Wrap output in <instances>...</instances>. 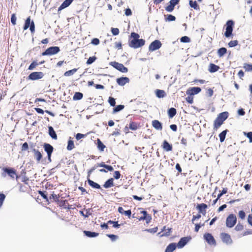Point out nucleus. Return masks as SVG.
I'll return each mask as SVG.
<instances>
[{"instance_id": "obj_1", "label": "nucleus", "mask_w": 252, "mask_h": 252, "mask_svg": "<svg viewBox=\"0 0 252 252\" xmlns=\"http://www.w3.org/2000/svg\"><path fill=\"white\" fill-rule=\"evenodd\" d=\"M139 37L138 33L132 32L130 34L129 46L135 49L143 46L145 44V40L143 39H139Z\"/></svg>"}, {"instance_id": "obj_2", "label": "nucleus", "mask_w": 252, "mask_h": 252, "mask_svg": "<svg viewBox=\"0 0 252 252\" xmlns=\"http://www.w3.org/2000/svg\"><path fill=\"white\" fill-rule=\"evenodd\" d=\"M60 51V48L58 47H51L42 53V56H51L57 54Z\"/></svg>"}, {"instance_id": "obj_3", "label": "nucleus", "mask_w": 252, "mask_h": 252, "mask_svg": "<svg viewBox=\"0 0 252 252\" xmlns=\"http://www.w3.org/2000/svg\"><path fill=\"white\" fill-rule=\"evenodd\" d=\"M234 25V22L232 20H229L227 22L226 26V31L224 35L226 37H229L233 31V26Z\"/></svg>"}, {"instance_id": "obj_4", "label": "nucleus", "mask_w": 252, "mask_h": 252, "mask_svg": "<svg viewBox=\"0 0 252 252\" xmlns=\"http://www.w3.org/2000/svg\"><path fill=\"white\" fill-rule=\"evenodd\" d=\"M236 222V217L233 214L230 215L226 220V226L228 227H232Z\"/></svg>"}, {"instance_id": "obj_5", "label": "nucleus", "mask_w": 252, "mask_h": 252, "mask_svg": "<svg viewBox=\"0 0 252 252\" xmlns=\"http://www.w3.org/2000/svg\"><path fill=\"white\" fill-rule=\"evenodd\" d=\"M110 64L113 66L114 68L118 69V70L122 72H127V68L124 66V65L117 62H113L110 63Z\"/></svg>"}, {"instance_id": "obj_6", "label": "nucleus", "mask_w": 252, "mask_h": 252, "mask_svg": "<svg viewBox=\"0 0 252 252\" xmlns=\"http://www.w3.org/2000/svg\"><path fill=\"white\" fill-rule=\"evenodd\" d=\"M161 46L160 41L158 40H156L152 42L149 46V49L151 51H154L158 49Z\"/></svg>"}, {"instance_id": "obj_7", "label": "nucleus", "mask_w": 252, "mask_h": 252, "mask_svg": "<svg viewBox=\"0 0 252 252\" xmlns=\"http://www.w3.org/2000/svg\"><path fill=\"white\" fill-rule=\"evenodd\" d=\"M43 74L41 72H34L30 74L29 78L32 80H37L43 77Z\"/></svg>"}, {"instance_id": "obj_8", "label": "nucleus", "mask_w": 252, "mask_h": 252, "mask_svg": "<svg viewBox=\"0 0 252 252\" xmlns=\"http://www.w3.org/2000/svg\"><path fill=\"white\" fill-rule=\"evenodd\" d=\"M221 239L223 243L228 245L230 244L232 242V240L230 236L227 233H222L220 235Z\"/></svg>"}, {"instance_id": "obj_9", "label": "nucleus", "mask_w": 252, "mask_h": 252, "mask_svg": "<svg viewBox=\"0 0 252 252\" xmlns=\"http://www.w3.org/2000/svg\"><path fill=\"white\" fill-rule=\"evenodd\" d=\"M201 90V89L199 87H192L189 89L186 93L189 95H193L200 93Z\"/></svg>"}, {"instance_id": "obj_10", "label": "nucleus", "mask_w": 252, "mask_h": 252, "mask_svg": "<svg viewBox=\"0 0 252 252\" xmlns=\"http://www.w3.org/2000/svg\"><path fill=\"white\" fill-rule=\"evenodd\" d=\"M204 237L207 243L210 245H215V240L211 234L206 233L204 235Z\"/></svg>"}, {"instance_id": "obj_11", "label": "nucleus", "mask_w": 252, "mask_h": 252, "mask_svg": "<svg viewBox=\"0 0 252 252\" xmlns=\"http://www.w3.org/2000/svg\"><path fill=\"white\" fill-rule=\"evenodd\" d=\"M129 81V78L126 77H121L117 79V83L120 86H124Z\"/></svg>"}, {"instance_id": "obj_12", "label": "nucleus", "mask_w": 252, "mask_h": 252, "mask_svg": "<svg viewBox=\"0 0 252 252\" xmlns=\"http://www.w3.org/2000/svg\"><path fill=\"white\" fill-rule=\"evenodd\" d=\"M189 240V239L188 237H184L181 238L177 244V247L179 248H183L186 245Z\"/></svg>"}, {"instance_id": "obj_13", "label": "nucleus", "mask_w": 252, "mask_h": 252, "mask_svg": "<svg viewBox=\"0 0 252 252\" xmlns=\"http://www.w3.org/2000/svg\"><path fill=\"white\" fill-rule=\"evenodd\" d=\"M3 170L12 179H14L15 177L16 176L15 171L12 168H5L3 169Z\"/></svg>"}, {"instance_id": "obj_14", "label": "nucleus", "mask_w": 252, "mask_h": 252, "mask_svg": "<svg viewBox=\"0 0 252 252\" xmlns=\"http://www.w3.org/2000/svg\"><path fill=\"white\" fill-rule=\"evenodd\" d=\"M73 1V0H65L63 3L61 4V5L59 7L58 10L60 11L62 9L68 7Z\"/></svg>"}, {"instance_id": "obj_15", "label": "nucleus", "mask_w": 252, "mask_h": 252, "mask_svg": "<svg viewBox=\"0 0 252 252\" xmlns=\"http://www.w3.org/2000/svg\"><path fill=\"white\" fill-rule=\"evenodd\" d=\"M153 126L157 130H161L162 125L158 120H154L152 121Z\"/></svg>"}, {"instance_id": "obj_16", "label": "nucleus", "mask_w": 252, "mask_h": 252, "mask_svg": "<svg viewBox=\"0 0 252 252\" xmlns=\"http://www.w3.org/2000/svg\"><path fill=\"white\" fill-rule=\"evenodd\" d=\"M44 150L47 152V155L52 154L53 150V147L49 144L45 143L44 145Z\"/></svg>"}, {"instance_id": "obj_17", "label": "nucleus", "mask_w": 252, "mask_h": 252, "mask_svg": "<svg viewBox=\"0 0 252 252\" xmlns=\"http://www.w3.org/2000/svg\"><path fill=\"white\" fill-rule=\"evenodd\" d=\"M207 205L204 203L199 204L197 206V208L199 210V213L203 214H205V209L207 208Z\"/></svg>"}, {"instance_id": "obj_18", "label": "nucleus", "mask_w": 252, "mask_h": 252, "mask_svg": "<svg viewBox=\"0 0 252 252\" xmlns=\"http://www.w3.org/2000/svg\"><path fill=\"white\" fill-rule=\"evenodd\" d=\"M163 148L166 151L169 152L172 150V146L166 141H164L163 143Z\"/></svg>"}, {"instance_id": "obj_19", "label": "nucleus", "mask_w": 252, "mask_h": 252, "mask_svg": "<svg viewBox=\"0 0 252 252\" xmlns=\"http://www.w3.org/2000/svg\"><path fill=\"white\" fill-rule=\"evenodd\" d=\"M118 212L122 214H125L126 216H128L129 218L130 217L131 214V212L130 210L125 211L121 207H119L118 208Z\"/></svg>"}, {"instance_id": "obj_20", "label": "nucleus", "mask_w": 252, "mask_h": 252, "mask_svg": "<svg viewBox=\"0 0 252 252\" xmlns=\"http://www.w3.org/2000/svg\"><path fill=\"white\" fill-rule=\"evenodd\" d=\"M228 116V113L227 112H224L220 113L218 116V118H219L220 120H221L222 122L225 121Z\"/></svg>"}, {"instance_id": "obj_21", "label": "nucleus", "mask_w": 252, "mask_h": 252, "mask_svg": "<svg viewBox=\"0 0 252 252\" xmlns=\"http://www.w3.org/2000/svg\"><path fill=\"white\" fill-rule=\"evenodd\" d=\"M49 134L50 136L54 139H57V134L54 131L53 128L52 126L49 127Z\"/></svg>"}, {"instance_id": "obj_22", "label": "nucleus", "mask_w": 252, "mask_h": 252, "mask_svg": "<svg viewBox=\"0 0 252 252\" xmlns=\"http://www.w3.org/2000/svg\"><path fill=\"white\" fill-rule=\"evenodd\" d=\"M176 245L175 243H171L167 246L165 252H173L175 250Z\"/></svg>"}, {"instance_id": "obj_23", "label": "nucleus", "mask_w": 252, "mask_h": 252, "mask_svg": "<svg viewBox=\"0 0 252 252\" xmlns=\"http://www.w3.org/2000/svg\"><path fill=\"white\" fill-rule=\"evenodd\" d=\"M113 179L111 178L108 180L103 185L105 188H109L113 186Z\"/></svg>"}, {"instance_id": "obj_24", "label": "nucleus", "mask_w": 252, "mask_h": 252, "mask_svg": "<svg viewBox=\"0 0 252 252\" xmlns=\"http://www.w3.org/2000/svg\"><path fill=\"white\" fill-rule=\"evenodd\" d=\"M219 69V67L214 64H210L209 66V70L211 72H215L217 71Z\"/></svg>"}, {"instance_id": "obj_25", "label": "nucleus", "mask_w": 252, "mask_h": 252, "mask_svg": "<svg viewBox=\"0 0 252 252\" xmlns=\"http://www.w3.org/2000/svg\"><path fill=\"white\" fill-rule=\"evenodd\" d=\"M88 184L89 185L91 186L92 187L95 188V189H100V186L99 185H98L97 183L89 179L88 180Z\"/></svg>"}, {"instance_id": "obj_26", "label": "nucleus", "mask_w": 252, "mask_h": 252, "mask_svg": "<svg viewBox=\"0 0 252 252\" xmlns=\"http://www.w3.org/2000/svg\"><path fill=\"white\" fill-rule=\"evenodd\" d=\"M223 122L221 120H220L219 118H217L214 121V128H218L222 124Z\"/></svg>"}, {"instance_id": "obj_27", "label": "nucleus", "mask_w": 252, "mask_h": 252, "mask_svg": "<svg viewBox=\"0 0 252 252\" xmlns=\"http://www.w3.org/2000/svg\"><path fill=\"white\" fill-rule=\"evenodd\" d=\"M84 233L89 237H94L98 236V234L95 232H91L89 231H84Z\"/></svg>"}, {"instance_id": "obj_28", "label": "nucleus", "mask_w": 252, "mask_h": 252, "mask_svg": "<svg viewBox=\"0 0 252 252\" xmlns=\"http://www.w3.org/2000/svg\"><path fill=\"white\" fill-rule=\"evenodd\" d=\"M168 116L170 118H173L176 114V110L174 108H171L168 111Z\"/></svg>"}, {"instance_id": "obj_29", "label": "nucleus", "mask_w": 252, "mask_h": 252, "mask_svg": "<svg viewBox=\"0 0 252 252\" xmlns=\"http://www.w3.org/2000/svg\"><path fill=\"white\" fill-rule=\"evenodd\" d=\"M227 50L225 48L222 47L220 48L218 51V54L220 57H222L225 54H226Z\"/></svg>"}, {"instance_id": "obj_30", "label": "nucleus", "mask_w": 252, "mask_h": 252, "mask_svg": "<svg viewBox=\"0 0 252 252\" xmlns=\"http://www.w3.org/2000/svg\"><path fill=\"white\" fill-rule=\"evenodd\" d=\"M33 152H34V156L36 158V160L38 161H39L42 157L41 154L39 151L36 150L35 149L33 150Z\"/></svg>"}, {"instance_id": "obj_31", "label": "nucleus", "mask_w": 252, "mask_h": 252, "mask_svg": "<svg viewBox=\"0 0 252 252\" xmlns=\"http://www.w3.org/2000/svg\"><path fill=\"white\" fill-rule=\"evenodd\" d=\"M165 94V92L163 90H157L156 91V95L159 98L163 97Z\"/></svg>"}, {"instance_id": "obj_32", "label": "nucleus", "mask_w": 252, "mask_h": 252, "mask_svg": "<svg viewBox=\"0 0 252 252\" xmlns=\"http://www.w3.org/2000/svg\"><path fill=\"white\" fill-rule=\"evenodd\" d=\"M77 69L74 68L72 70L67 71L64 73V75L65 76H70L71 75H72L74 73H75L77 71Z\"/></svg>"}, {"instance_id": "obj_33", "label": "nucleus", "mask_w": 252, "mask_h": 252, "mask_svg": "<svg viewBox=\"0 0 252 252\" xmlns=\"http://www.w3.org/2000/svg\"><path fill=\"white\" fill-rule=\"evenodd\" d=\"M31 22H31V18L29 17L26 20L25 26L24 27V30H27L30 27Z\"/></svg>"}, {"instance_id": "obj_34", "label": "nucleus", "mask_w": 252, "mask_h": 252, "mask_svg": "<svg viewBox=\"0 0 252 252\" xmlns=\"http://www.w3.org/2000/svg\"><path fill=\"white\" fill-rule=\"evenodd\" d=\"M74 148V142L72 140H69L68 141V145H67V149L68 150H72L73 148Z\"/></svg>"}, {"instance_id": "obj_35", "label": "nucleus", "mask_w": 252, "mask_h": 252, "mask_svg": "<svg viewBox=\"0 0 252 252\" xmlns=\"http://www.w3.org/2000/svg\"><path fill=\"white\" fill-rule=\"evenodd\" d=\"M226 132H227L226 130H224L220 134L219 137H220V141L221 142H222L224 141L225 138L226 134Z\"/></svg>"}, {"instance_id": "obj_36", "label": "nucleus", "mask_w": 252, "mask_h": 252, "mask_svg": "<svg viewBox=\"0 0 252 252\" xmlns=\"http://www.w3.org/2000/svg\"><path fill=\"white\" fill-rule=\"evenodd\" d=\"M83 97V94L81 93H75L73 96L74 100H80Z\"/></svg>"}, {"instance_id": "obj_37", "label": "nucleus", "mask_w": 252, "mask_h": 252, "mask_svg": "<svg viewBox=\"0 0 252 252\" xmlns=\"http://www.w3.org/2000/svg\"><path fill=\"white\" fill-rule=\"evenodd\" d=\"M97 147L101 151L104 150V148L105 147V145L101 142V141L98 139L97 140Z\"/></svg>"}, {"instance_id": "obj_38", "label": "nucleus", "mask_w": 252, "mask_h": 252, "mask_svg": "<svg viewBox=\"0 0 252 252\" xmlns=\"http://www.w3.org/2000/svg\"><path fill=\"white\" fill-rule=\"evenodd\" d=\"M124 108V106L123 105H119L115 107L113 109V113L118 112L122 110H123Z\"/></svg>"}, {"instance_id": "obj_39", "label": "nucleus", "mask_w": 252, "mask_h": 252, "mask_svg": "<svg viewBox=\"0 0 252 252\" xmlns=\"http://www.w3.org/2000/svg\"><path fill=\"white\" fill-rule=\"evenodd\" d=\"M175 6V5L170 3L168 6L166 7L165 10L168 12H171L174 10Z\"/></svg>"}, {"instance_id": "obj_40", "label": "nucleus", "mask_w": 252, "mask_h": 252, "mask_svg": "<svg viewBox=\"0 0 252 252\" xmlns=\"http://www.w3.org/2000/svg\"><path fill=\"white\" fill-rule=\"evenodd\" d=\"M108 224H112L113 226L115 228H119L120 226V224H118V221H113L112 220H109L107 222Z\"/></svg>"}, {"instance_id": "obj_41", "label": "nucleus", "mask_w": 252, "mask_h": 252, "mask_svg": "<svg viewBox=\"0 0 252 252\" xmlns=\"http://www.w3.org/2000/svg\"><path fill=\"white\" fill-rule=\"evenodd\" d=\"M189 5L191 7H193L195 9L198 8V5L195 1H193L192 0H190Z\"/></svg>"}, {"instance_id": "obj_42", "label": "nucleus", "mask_w": 252, "mask_h": 252, "mask_svg": "<svg viewBox=\"0 0 252 252\" xmlns=\"http://www.w3.org/2000/svg\"><path fill=\"white\" fill-rule=\"evenodd\" d=\"M108 102L111 106H114L116 104L115 99L112 97H109L108 99Z\"/></svg>"}, {"instance_id": "obj_43", "label": "nucleus", "mask_w": 252, "mask_h": 252, "mask_svg": "<svg viewBox=\"0 0 252 252\" xmlns=\"http://www.w3.org/2000/svg\"><path fill=\"white\" fill-rule=\"evenodd\" d=\"M238 44L237 40H232L228 43V45L230 47H233L236 46Z\"/></svg>"}, {"instance_id": "obj_44", "label": "nucleus", "mask_w": 252, "mask_h": 252, "mask_svg": "<svg viewBox=\"0 0 252 252\" xmlns=\"http://www.w3.org/2000/svg\"><path fill=\"white\" fill-rule=\"evenodd\" d=\"M16 20H17V18L16 17L15 14H13L12 15L11 18V22L12 24H13V25L14 26L16 25Z\"/></svg>"}, {"instance_id": "obj_45", "label": "nucleus", "mask_w": 252, "mask_h": 252, "mask_svg": "<svg viewBox=\"0 0 252 252\" xmlns=\"http://www.w3.org/2000/svg\"><path fill=\"white\" fill-rule=\"evenodd\" d=\"M244 68L246 71H251L252 70V65L246 63L244 65Z\"/></svg>"}, {"instance_id": "obj_46", "label": "nucleus", "mask_w": 252, "mask_h": 252, "mask_svg": "<svg viewBox=\"0 0 252 252\" xmlns=\"http://www.w3.org/2000/svg\"><path fill=\"white\" fill-rule=\"evenodd\" d=\"M96 60V58L95 57H90L87 61V63L88 64H90L94 63Z\"/></svg>"}, {"instance_id": "obj_47", "label": "nucleus", "mask_w": 252, "mask_h": 252, "mask_svg": "<svg viewBox=\"0 0 252 252\" xmlns=\"http://www.w3.org/2000/svg\"><path fill=\"white\" fill-rule=\"evenodd\" d=\"M175 19H176V18L174 16L172 15H168L167 16V17L166 19V21H169V22L174 21L175 20Z\"/></svg>"}, {"instance_id": "obj_48", "label": "nucleus", "mask_w": 252, "mask_h": 252, "mask_svg": "<svg viewBox=\"0 0 252 252\" xmlns=\"http://www.w3.org/2000/svg\"><path fill=\"white\" fill-rule=\"evenodd\" d=\"M244 133L249 139L250 142L252 143V132H249L248 133L244 132Z\"/></svg>"}, {"instance_id": "obj_49", "label": "nucleus", "mask_w": 252, "mask_h": 252, "mask_svg": "<svg viewBox=\"0 0 252 252\" xmlns=\"http://www.w3.org/2000/svg\"><path fill=\"white\" fill-rule=\"evenodd\" d=\"M38 65V63L36 62H32L30 65L29 67V70H32L37 65Z\"/></svg>"}, {"instance_id": "obj_50", "label": "nucleus", "mask_w": 252, "mask_h": 252, "mask_svg": "<svg viewBox=\"0 0 252 252\" xmlns=\"http://www.w3.org/2000/svg\"><path fill=\"white\" fill-rule=\"evenodd\" d=\"M111 32L113 35H117L119 33V30L118 28H112Z\"/></svg>"}, {"instance_id": "obj_51", "label": "nucleus", "mask_w": 252, "mask_h": 252, "mask_svg": "<svg viewBox=\"0 0 252 252\" xmlns=\"http://www.w3.org/2000/svg\"><path fill=\"white\" fill-rule=\"evenodd\" d=\"M189 38L188 36H185L181 38V41L184 43H187L189 42Z\"/></svg>"}, {"instance_id": "obj_52", "label": "nucleus", "mask_w": 252, "mask_h": 252, "mask_svg": "<svg viewBox=\"0 0 252 252\" xmlns=\"http://www.w3.org/2000/svg\"><path fill=\"white\" fill-rule=\"evenodd\" d=\"M129 128L131 130H136L137 128L136 124L134 123H131L129 124Z\"/></svg>"}, {"instance_id": "obj_53", "label": "nucleus", "mask_w": 252, "mask_h": 252, "mask_svg": "<svg viewBox=\"0 0 252 252\" xmlns=\"http://www.w3.org/2000/svg\"><path fill=\"white\" fill-rule=\"evenodd\" d=\"M85 136H86V135H85V134H81V133H77L76 135V139L77 140H80V139H81L82 138H84Z\"/></svg>"}, {"instance_id": "obj_54", "label": "nucleus", "mask_w": 252, "mask_h": 252, "mask_svg": "<svg viewBox=\"0 0 252 252\" xmlns=\"http://www.w3.org/2000/svg\"><path fill=\"white\" fill-rule=\"evenodd\" d=\"M192 96V95H189L186 98V100L190 104H192L193 102V98Z\"/></svg>"}, {"instance_id": "obj_55", "label": "nucleus", "mask_w": 252, "mask_h": 252, "mask_svg": "<svg viewBox=\"0 0 252 252\" xmlns=\"http://www.w3.org/2000/svg\"><path fill=\"white\" fill-rule=\"evenodd\" d=\"M107 236L110 238L113 241H115L118 238V236L114 234H107Z\"/></svg>"}, {"instance_id": "obj_56", "label": "nucleus", "mask_w": 252, "mask_h": 252, "mask_svg": "<svg viewBox=\"0 0 252 252\" xmlns=\"http://www.w3.org/2000/svg\"><path fill=\"white\" fill-rule=\"evenodd\" d=\"M91 43L94 44V45H97L98 44H99V40L98 38H94L92 41H91Z\"/></svg>"}, {"instance_id": "obj_57", "label": "nucleus", "mask_w": 252, "mask_h": 252, "mask_svg": "<svg viewBox=\"0 0 252 252\" xmlns=\"http://www.w3.org/2000/svg\"><path fill=\"white\" fill-rule=\"evenodd\" d=\"M239 217L242 219H244L245 218V213L243 211H240L239 212Z\"/></svg>"}, {"instance_id": "obj_58", "label": "nucleus", "mask_w": 252, "mask_h": 252, "mask_svg": "<svg viewBox=\"0 0 252 252\" xmlns=\"http://www.w3.org/2000/svg\"><path fill=\"white\" fill-rule=\"evenodd\" d=\"M30 29L32 32H34L35 27L33 21H32L31 26L30 27Z\"/></svg>"}, {"instance_id": "obj_59", "label": "nucleus", "mask_w": 252, "mask_h": 252, "mask_svg": "<svg viewBox=\"0 0 252 252\" xmlns=\"http://www.w3.org/2000/svg\"><path fill=\"white\" fill-rule=\"evenodd\" d=\"M120 176H121V174H120V173L118 171H116L114 172V177L116 179H118L120 178Z\"/></svg>"}, {"instance_id": "obj_60", "label": "nucleus", "mask_w": 252, "mask_h": 252, "mask_svg": "<svg viewBox=\"0 0 252 252\" xmlns=\"http://www.w3.org/2000/svg\"><path fill=\"white\" fill-rule=\"evenodd\" d=\"M227 192V189H223L221 193H219L218 195V199H219L223 194H225Z\"/></svg>"}, {"instance_id": "obj_61", "label": "nucleus", "mask_w": 252, "mask_h": 252, "mask_svg": "<svg viewBox=\"0 0 252 252\" xmlns=\"http://www.w3.org/2000/svg\"><path fill=\"white\" fill-rule=\"evenodd\" d=\"M4 198L5 195L3 194H0V207L2 205Z\"/></svg>"}, {"instance_id": "obj_62", "label": "nucleus", "mask_w": 252, "mask_h": 252, "mask_svg": "<svg viewBox=\"0 0 252 252\" xmlns=\"http://www.w3.org/2000/svg\"><path fill=\"white\" fill-rule=\"evenodd\" d=\"M28 149V144L27 143L25 142L24 143L22 147V151H26Z\"/></svg>"}, {"instance_id": "obj_63", "label": "nucleus", "mask_w": 252, "mask_h": 252, "mask_svg": "<svg viewBox=\"0 0 252 252\" xmlns=\"http://www.w3.org/2000/svg\"><path fill=\"white\" fill-rule=\"evenodd\" d=\"M125 14L126 16H130V15H131L132 14V12H131V10L129 8L126 9V10L125 11Z\"/></svg>"}, {"instance_id": "obj_64", "label": "nucleus", "mask_w": 252, "mask_h": 252, "mask_svg": "<svg viewBox=\"0 0 252 252\" xmlns=\"http://www.w3.org/2000/svg\"><path fill=\"white\" fill-rule=\"evenodd\" d=\"M248 222L250 224H251V225H252V215H250L248 217Z\"/></svg>"}]
</instances>
